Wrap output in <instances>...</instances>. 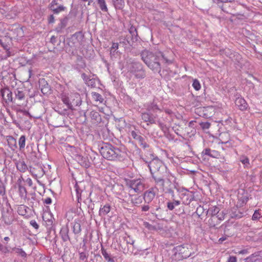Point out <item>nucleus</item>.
Returning a JSON list of instances; mask_svg holds the SVG:
<instances>
[{
  "mask_svg": "<svg viewBox=\"0 0 262 262\" xmlns=\"http://www.w3.org/2000/svg\"><path fill=\"white\" fill-rule=\"evenodd\" d=\"M141 56L142 59L145 63L155 72H160L161 71V66L159 62L160 60H163L166 63L169 61L165 57L163 53L160 51L154 53L149 51L144 50L142 52Z\"/></svg>",
  "mask_w": 262,
  "mask_h": 262,
  "instance_id": "f257e3e1",
  "label": "nucleus"
},
{
  "mask_svg": "<svg viewBox=\"0 0 262 262\" xmlns=\"http://www.w3.org/2000/svg\"><path fill=\"white\" fill-rule=\"evenodd\" d=\"M100 152L104 158L109 160H115L121 157L122 151L118 148L107 143L102 144Z\"/></svg>",
  "mask_w": 262,
  "mask_h": 262,
  "instance_id": "f03ea898",
  "label": "nucleus"
},
{
  "mask_svg": "<svg viewBox=\"0 0 262 262\" xmlns=\"http://www.w3.org/2000/svg\"><path fill=\"white\" fill-rule=\"evenodd\" d=\"M195 245L190 244H186L177 247V252L180 255L182 258H186L194 253L193 250Z\"/></svg>",
  "mask_w": 262,
  "mask_h": 262,
  "instance_id": "7ed1b4c3",
  "label": "nucleus"
},
{
  "mask_svg": "<svg viewBox=\"0 0 262 262\" xmlns=\"http://www.w3.org/2000/svg\"><path fill=\"white\" fill-rule=\"evenodd\" d=\"M127 185L137 193L142 191L144 189V184L140 179L130 180L127 182Z\"/></svg>",
  "mask_w": 262,
  "mask_h": 262,
  "instance_id": "20e7f679",
  "label": "nucleus"
},
{
  "mask_svg": "<svg viewBox=\"0 0 262 262\" xmlns=\"http://www.w3.org/2000/svg\"><path fill=\"white\" fill-rule=\"evenodd\" d=\"M148 166L150 172L155 173L160 171L161 167L163 166V163L159 159H154L150 162Z\"/></svg>",
  "mask_w": 262,
  "mask_h": 262,
  "instance_id": "39448f33",
  "label": "nucleus"
},
{
  "mask_svg": "<svg viewBox=\"0 0 262 262\" xmlns=\"http://www.w3.org/2000/svg\"><path fill=\"white\" fill-rule=\"evenodd\" d=\"M156 191L154 188H151L149 190L146 191L144 193V199L146 203H150L155 198Z\"/></svg>",
  "mask_w": 262,
  "mask_h": 262,
  "instance_id": "423d86ee",
  "label": "nucleus"
},
{
  "mask_svg": "<svg viewBox=\"0 0 262 262\" xmlns=\"http://www.w3.org/2000/svg\"><path fill=\"white\" fill-rule=\"evenodd\" d=\"M236 105L242 111H246L248 106V104L246 100L242 97H237L235 101Z\"/></svg>",
  "mask_w": 262,
  "mask_h": 262,
  "instance_id": "0eeeda50",
  "label": "nucleus"
},
{
  "mask_svg": "<svg viewBox=\"0 0 262 262\" xmlns=\"http://www.w3.org/2000/svg\"><path fill=\"white\" fill-rule=\"evenodd\" d=\"M180 198L183 201V203L185 204L189 203L191 200V195L190 192L185 189H182L180 192Z\"/></svg>",
  "mask_w": 262,
  "mask_h": 262,
  "instance_id": "6e6552de",
  "label": "nucleus"
},
{
  "mask_svg": "<svg viewBox=\"0 0 262 262\" xmlns=\"http://www.w3.org/2000/svg\"><path fill=\"white\" fill-rule=\"evenodd\" d=\"M1 95L6 101H12V93L8 88H4L1 90Z\"/></svg>",
  "mask_w": 262,
  "mask_h": 262,
  "instance_id": "1a4fd4ad",
  "label": "nucleus"
},
{
  "mask_svg": "<svg viewBox=\"0 0 262 262\" xmlns=\"http://www.w3.org/2000/svg\"><path fill=\"white\" fill-rule=\"evenodd\" d=\"M142 119L147 123V125L156 123L155 117H152L151 115L148 113H143L141 115Z\"/></svg>",
  "mask_w": 262,
  "mask_h": 262,
  "instance_id": "9d476101",
  "label": "nucleus"
},
{
  "mask_svg": "<svg viewBox=\"0 0 262 262\" xmlns=\"http://www.w3.org/2000/svg\"><path fill=\"white\" fill-rule=\"evenodd\" d=\"M60 235L62 239L64 242H67L70 240V237L69 235V229L67 227H62L60 231Z\"/></svg>",
  "mask_w": 262,
  "mask_h": 262,
  "instance_id": "9b49d317",
  "label": "nucleus"
},
{
  "mask_svg": "<svg viewBox=\"0 0 262 262\" xmlns=\"http://www.w3.org/2000/svg\"><path fill=\"white\" fill-rule=\"evenodd\" d=\"M21 180H24L22 177L19 178L18 179V191H19V193L20 196L21 198H25L27 196V191L26 190V188L20 185Z\"/></svg>",
  "mask_w": 262,
  "mask_h": 262,
  "instance_id": "f8f14e48",
  "label": "nucleus"
},
{
  "mask_svg": "<svg viewBox=\"0 0 262 262\" xmlns=\"http://www.w3.org/2000/svg\"><path fill=\"white\" fill-rule=\"evenodd\" d=\"M248 197L247 195H243V196H238V202L236 205L237 207H242L244 206L247 202Z\"/></svg>",
  "mask_w": 262,
  "mask_h": 262,
  "instance_id": "ddd939ff",
  "label": "nucleus"
},
{
  "mask_svg": "<svg viewBox=\"0 0 262 262\" xmlns=\"http://www.w3.org/2000/svg\"><path fill=\"white\" fill-rule=\"evenodd\" d=\"M111 210V206L109 205H105L103 207L100 208L99 213L101 216L106 215L110 212Z\"/></svg>",
  "mask_w": 262,
  "mask_h": 262,
  "instance_id": "4468645a",
  "label": "nucleus"
},
{
  "mask_svg": "<svg viewBox=\"0 0 262 262\" xmlns=\"http://www.w3.org/2000/svg\"><path fill=\"white\" fill-rule=\"evenodd\" d=\"M259 260V254L258 253H255L247 257L245 259V262H256Z\"/></svg>",
  "mask_w": 262,
  "mask_h": 262,
  "instance_id": "2eb2a0df",
  "label": "nucleus"
},
{
  "mask_svg": "<svg viewBox=\"0 0 262 262\" xmlns=\"http://www.w3.org/2000/svg\"><path fill=\"white\" fill-rule=\"evenodd\" d=\"M61 100H62V102H63V103L65 104L67 106V107L69 109L71 110H73V105L70 102L69 97L67 95H62Z\"/></svg>",
  "mask_w": 262,
  "mask_h": 262,
  "instance_id": "dca6fc26",
  "label": "nucleus"
},
{
  "mask_svg": "<svg viewBox=\"0 0 262 262\" xmlns=\"http://www.w3.org/2000/svg\"><path fill=\"white\" fill-rule=\"evenodd\" d=\"M137 68L140 69L136 73L135 76L138 78H143L145 76V71L142 69L140 64H136Z\"/></svg>",
  "mask_w": 262,
  "mask_h": 262,
  "instance_id": "f3484780",
  "label": "nucleus"
},
{
  "mask_svg": "<svg viewBox=\"0 0 262 262\" xmlns=\"http://www.w3.org/2000/svg\"><path fill=\"white\" fill-rule=\"evenodd\" d=\"M17 169L21 172H25L27 169V166L24 161H19L16 164Z\"/></svg>",
  "mask_w": 262,
  "mask_h": 262,
  "instance_id": "a211bd4d",
  "label": "nucleus"
},
{
  "mask_svg": "<svg viewBox=\"0 0 262 262\" xmlns=\"http://www.w3.org/2000/svg\"><path fill=\"white\" fill-rule=\"evenodd\" d=\"M81 225L78 222H74L73 226V231L74 234H79L81 232Z\"/></svg>",
  "mask_w": 262,
  "mask_h": 262,
  "instance_id": "6ab92c4d",
  "label": "nucleus"
},
{
  "mask_svg": "<svg viewBox=\"0 0 262 262\" xmlns=\"http://www.w3.org/2000/svg\"><path fill=\"white\" fill-rule=\"evenodd\" d=\"M12 250L18 255H19V256H21L22 257H24V258L27 257V253L25 252V251L22 248L15 247V248H13Z\"/></svg>",
  "mask_w": 262,
  "mask_h": 262,
  "instance_id": "aec40b11",
  "label": "nucleus"
},
{
  "mask_svg": "<svg viewBox=\"0 0 262 262\" xmlns=\"http://www.w3.org/2000/svg\"><path fill=\"white\" fill-rule=\"evenodd\" d=\"M92 96L95 101L99 102V103H102L103 98L100 94L96 92H93L92 93Z\"/></svg>",
  "mask_w": 262,
  "mask_h": 262,
  "instance_id": "412c9836",
  "label": "nucleus"
},
{
  "mask_svg": "<svg viewBox=\"0 0 262 262\" xmlns=\"http://www.w3.org/2000/svg\"><path fill=\"white\" fill-rule=\"evenodd\" d=\"M220 211V208L216 206L211 207L209 209L208 212L209 214H211V216L216 215Z\"/></svg>",
  "mask_w": 262,
  "mask_h": 262,
  "instance_id": "4be33fe9",
  "label": "nucleus"
},
{
  "mask_svg": "<svg viewBox=\"0 0 262 262\" xmlns=\"http://www.w3.org/2000/svg\"><path fill=\"white\" fill-rule=\"evenodd\" d=\"M114 5L116 8L118 9H121L124 6V0H113Z\"/></svg>",
  "mask_w": 262,
  "mask_h": 262,
  "instance_id": "5701e85b",
  "label": "nucleus"
},
{
  "mask_svg": "<svg viewBox=\"0 0 262 262\" xmlns=\"http://www.w3.org/2000/svg\"><path fill=\"white\" fill-rule=\"evenodd\" d=\"M101 253L103 256L104 258H105V259L107 262H115L114 259L110 257L108 253H107V252L104 249L102 248L101 249Z\"/></svg>",
  "mask_w": 262,
  "mask_h": 262,
  "instance_id": "b1692460",
  "label": "nucleus"
},
{
  "mask_svg": "<svg viewBox=\"0 0 262 262\" xmlns=\"http://www.w3.org/2000/svg\"><path fill=\"white\" fill-rule=\"evenodd\" d=\"M66 7L63 6V5H60L57 8L54 7L51 10L53 12L54 14H59V13L64 11L66 10Z\"/></svg>",
  "mask_w": 262,
  "mask_h": 262,
  "instance_id": "393cba45",
  "label": "nucleus"
},
{
  "mask_svg": "<svg viewBox=\"0 0 262 262\" xmlns=\"http://www.w3.org/2000/svg\"><path fill=\"white\" fill-rule=\"evenodd\" d=\"M97 1H98V4H99L101 10L103 11L107 12L108 11V9L107 8L105 0H97Z\"/></svg>",
  "mask_w": 262,
  "mask_h": 262,
  "instance_id": "a878e982",
  "label": "nucleus"
},
{
  "mask_svg": "<svg viewBox=\"0 0 262 262\" xmlns=\"http://www.w3.org/2000/svg\"><path fill=\"white\" fill-rule=\"evenodd\" d=\"M90 116H91V117L92 118V119H93L97 121H98L99 120H101L100 115L96 111H93L91 112Z\"/></svg>",
  "mask_w": 262,
  "mask_h": 262,
  "instance_id": "bb28decb",
  "label": "nucleus"
},
{
  "mask_svg": "<svg viewBox=\"0 0 262 262\" xmlns=\"http://www.w3.org/2000/svg\"><path fill=\"white\" fill-rule=\"evenodd\" d=\"M260 211V210L259 209L256 210L254 211V212L252 216V220L253 221L258 220L262 217V215H261Z\"/></svg>",
  "mask_w": 262,
  "mask_h": 262,
  "instance_id": "cd10ccee",
  "label": "nucleus"
},
{
  "mask_svg": "<svg viewBox=\"0 0 262 262\" xmlns=\"http://www.w3.org/2000/svg\"><path fill=\"white\" fill-rule=\"evenodd\" d=\"M26 144V137L24 135L21 136L18 141V145L19 146L20 149H23L25 148Z\"/></svg>",
  "mask_w": 262,
  "mask_h": 262,
  "instance_id": "c85d7f7f",
  "label": "nucleus"
},
{
  "mask_svg": "<svg viewBox=\"0 0 262 262\" xmlns=\"http://www.w3.org/2000/svg\"><path fill=\"white\" fill-rule=\"evenodd\" d=\"M131 202L133 204L137 206L142 203V198L141 196H135L134 198L132 199Z\"/></svg>",
  "mask_w": 262,
  "mask_h": 262,
  "instance_id": "c756f323",
  "label": "nucleus"
},
{
  "mask_svg": "<svg viewBox=\"0 0 262 262\" xmlns=\"http://www.w3.org/2000/svg\"><path fill=\"white\" fill-rule=\"evenodd\" d=\"M180 204V202L179 201H174L173 202H168L167 203V207L170 210H172L175 206H178Z\"/></svg>",
  "mask_w": 262,
  "mask_h": 262,
  "instance_id": "7c9ffc66",
  "label": "nucleus"
},
{
  "mask_svg": "<svg viewBox=\"0 0 262 262\" xmlns=\"http://www.w3.org/2000/svg\"><path fill=\"white\" fill-rule=\"evenodd\" d=\"M143 226L149 231H155L157 230V228L155 226L150 224L147 222H144Z\"/></svg>",
  "mask_w": 262,
  "mask_h": 262,
  "instance_id": "2f4dec72",
  "label": "nucleus"
},
{
  "mask_svg": "<svg viewBox=\"0 0 262 262\" xmlns=\"http://www.w3.org/2000/svg\"><path fill=\"white\" fill-rule=\"evenodd\" d=\"M192 86L196 91H199L201 89V84L198 79H195L193 80Z\"/></svg>",
  "mask_w": 262,
  "mask_h": 262,
  "instance_id": "473e14b6",
  "label": "nucleus"
},
{
  "mask_svg": "<svg viewBox=\"0 0 262 262\" xmlns=\"http://www.w3.org/2000/svg\"><path fill=\"white\" fill-rule=\"evenodd\" d=\"M230 215L232 218L240 219L244 216V214L243 213L241 212H238L237 213H236L232 211Z\"/></svg>",
  "mask_w": 262,
  "mask_h": 262,
  "instance_id": "72a5a7b5",
  "label": "nucleus"
},
{
  "mask_svg": "<svg viewBox=\"0 0 262 262\" xmlns=\"http://www.w3.org/2000/svg\"><path fill=\"white\" fill-rule=\"evenodd\" d=\"M5 193H6L5 186L3 182H2V181H1L0 180V194L2 195H4V194H5Z\"/></svg>",
  "mask_w": 262,
  "mask_h": 262,
  "instance_id": "f704fd0d",
  "label": "nucleus"
},
{
  "mask_svg": "<svg viewBox=\"0 0 262 262\" xmlns=\"http://www.w3.org/2000/svg\"><path fill=\"white\" fill-rule=\"evenodd\" d=\"M200 125L202 128L204 130L208 129L210 127V123L208 122H201Z\"/></svg>",
  "mask_w": 262,
  "mask_h": 262,
  "instance_id": "c9c22d12",
  "label": "nucleus"
},
{
  "mask_svg": "<svg viewBox=\"0 0 262 262\" xmlns=\"http://www.w3.org/2000/svg\"><path fill=\"white\" fill-rule=\"evenodd\" d=\"M131 135L134 139L139 140L140 141H141L143 139V138L140 136H138L135 131H132L131 132Z\"/></svg>",
  "mask_w": 262,
  "mask_h": 262,
  "instance_id": "e433bc0d",
  "label": "nucleus"
},
{
  "mask_svg": "<svg viewBox=\"0 0 262 262\" xmlns=\"http://www.w3.org/2000/svg\"><path fill=\"white\" fill-rule=\"evenodd\" d=\"M46 86L45 85L43 88L41 89V92L44 94H48L50 91L48 84L46 83Z\"/></svg>",
  "mask_w": 262,
  "mask_h": 262,
  "instance_id": "4c0bfd02",
  "label": "nucleus"
},
{
  "mask_svg": "<svg viewBox=\"0 0 262 262\" xmlns=\"http://www.w3.org/2000/svg\"><path fill=\"white\" fill-rule=\"evenodd\" d=\"M226 213L224 212H220L216 215L217 217L219 219L220 221H223L225 219Z\"/></svg>",
  "mask_w": 262,
  "mask_h": 262,
  "instance_id": "58836bf2",
  "label": "nucleus"
},
{
  "mask_svg": "<svg viewBox=\"0 0 262 262\" xmlns=\"http://www.w3.org/2000/svg\"><path fill=\"white\" fill-rule=\"evenodd\" d=\"M50 216V218L51 219L52 216H51V215L49 213H48V212L44 213L42 215L43 220L46 222H47V221L50 222L51 221V219H48V217H46V216Z\"/></svg>",
  "mask_w": 262,
  "mask_h": 262,
  "instance_id": "ea45409f",
  "label": "nucleus"
},
{
  "mask_svg": "<svg viewBox=\"0 0 262 262\" xmlns=\"http://www.w3.org/2000/svg\"><path fill=\"white\" fill-rule=\"evenodd\" d=\"M233 252L234 253H235V254H243V255L248 254L249 253L248 250H247V249H244V250H240V251H239L238 252L234 251Z\"/></svg>",
  "mask_w": 262,
  "mask_h": 262,
  "instance_id": "a19ab883",
  "label": "nucleus"
},
{
  "mask_svg": "<svg viewBox=\"0 0 262 262\" xmlns=\"http://www.w3.org/2000/svg\"><path fill=\"white\" fill-rule=\"evenodd\" d=\"M118 47H119V45H118V43L113 42L112 43V46L111 48V52H112L113 51H115L116 50H117L118 49Z\"/></svg>",
  "mask_w": 262,
  "mask_h": 262,
  "instance_id": "79ce46f5",
  "label": "nucleus"
},
{
  "mask_svg": "<svg viewBox=\"0 0 262 262\" xmlns=\"http://www.w3.org/2000/svg\"><path fill=\"white\" fill-rule=\"evenodd\" d=\"M3 219L5 224L7 225H10L13 222V219H12V217L10 219H9L8 218L7 219V216H4Z\"/></svg>",
  "mask_w": 262,
  "mask_h": 262,
  "instance_id": "37998d69",
  "label": "nucleus"
},
{
  "mask_svg": "<svg viewBox=\"0 0 262 262\" xmlns=\"http://www.w3.org/2000/svg\"><path fill=\"white\" fill-rule=\"evenodd\" d=\"M30 224L33 227H34L36 229H37L39 228L38 224L35 220H31L30 222Z\"/></svg>",
  "mask_w": 262,
  "mask_h": 262,
  "instance_id": "c03bdc74",
  "label": "nucleus"
},
{
  "mask_svg": "<svg viewBox=\"0 0 262 262\" xmlns=\"http://www.w3.org/2000/svg\"><path fill=\"white\" fill-rule=\"evenodd\" d=\"M58 0H53L49 5V8L51 10L55 7V6L57 5Z\"/></svg>",
  "mask_w": 262,
  "mask_h": 262,
  "instance_id": "a18cd8bd",
  "label": "nucleus"
},
{
  "mask_svg": "<svg viewBox=\"0 0 262 262\" xmlns=\"http://www.w3.org/2000/svg\"><path fill=\"white\" fill-rule=\"evenodd\" d=\"M227 262H237V258L234 256H230L228 257Z\"/></svg>",
  "mask_w": 262,
  "mask_h": 262,
  "instance_id": "49530a36",
  "label": "nucleus"
},
{
  "mask_svg": "<svg viewBox=\"0 0 262 262\" xmlns=\"http://www.w3.org/2000/svg\"><path fill=\"white\" fill-rule=\"evenodd\" d=\"M16 97L18 99L21 100L24 98V94L22 92L18 91L16 94Z\"/></svg>",
  "mask_w": 262,
  "mask_h": 262,
  "instance_id": "de8ad7c7",
  "label": "nucleus"
},
{
  "mask_svg": "<svg viewBox=\"0 0 262 262\" xmlns=\"http://www.w3.org/2000/svg\"><path fill=\"white\" fill-rule=\"evenodd\" d=\"M241 162L245 164H249V160L247 157H244L243 159L241 160Z\"/></svg>",
  "mask_w": 262,
  "mask_h": 262,
  "instance_id": "09e8293b",
  "label": "nucleus"
},
{
  "mask_svg": "<svg viewBox=\"0 0 262 262\" xmlns=\"http://www.w3.org/2000/svg\"><path fill=\"white\" fill-rule=\"evenodd\" d=\"M204 153L206 155H208L210 157H215L214 155L211 154V150L209 148H206L204 150Z\"/></svg>",
  "mask_w": 262,
  "mask_h": 262,
  "instance_id": "8fccbe9b",
  "label": "nucleus"
},
{
  "mask_svg": "<svg viewBox=\"0 0 262 262\" xmlns=\"http://www.w3.org/2000/svg\"><path fill=\"white\" fill-rule=\"evenodd\" d=\"M79 258L81 259V260H84L86 258V255L85 254V253L84 252H81L80 254H79Z\"/></svg>",
  "mask_w": 262,
  "mask_h": 262,
  "instance_id": "3c124183",
  "label": "nucleus"
},
{
  "mask_svg": "<svg viewBox=\"0 0 262 262\" xmlns=\"http://www.w3.org/2000/svg\"><path fill=\"white\" fill-rule=\"evenodd\" d=\"M25 182L28 185V186H29L30 187L32 186L33 185V182H32L31 179L30 178H27Z\"/></svg>",
  "mask_w": 262,
  "mask_h": 262,
  "instance_id": "603ef678",
  "label": "nucleus"
},
{
  "mask_svg": "<svg viewBox=\"0 0 262 262\" xmlns=\"http://www.w3.org/2000/svg\"><path fill=\"white\" fill-rule=\"evenodd\" d=\"M52 199L50 198H47L43 200L44 203L46 204H51L52 203Z\"/></svg>",
  "mask_w": 262,
  "mask_h": 262,
  "instance_id": "864d4df0",
  "label": "nucleus"
},
{
  "mask_svg": "<svg viewBox=\"0 0 262 262\" xmlns=\"http://www.w3.org/2000/svg\"><path fill=\"white\" fill-rule=\"evenodd\" d=\"M74 95L75 97L77 99V100L75 101V105H78L79 104L78 100L80 99V95L78 93H75Z\"/></svg>",
  "mask_w": 262,
  "mask_h": 262,
  "instance_id": "5fc2aeb1",
  "label": "nucleus"
},
{
  "mask_svg": "<svg viewBox=\"0 0 262 262\" xmlns=\"http://www.w3.org/2000/svg\"><path fill=\"white\" fill-rule=\"evenodd\" d=\"M0 250L4 253L8 252V248L6 247H4L2 245H0Z\"/></svg>",
  "mask_w": 262,
  "mask_h": 262,
  "instance_id": "6e6d98bb",
  "label": "nucleus"
},
{
  "mask_svg": "<svg viewBox=\"0 0 262 262\" xmlns=\"http://www.w3.org/2000/svg\"><path fill=\"white\" fill-rule=\"evenodd\" d=\"M48 21L49 23H54V17L53 15H51L49 18H48Z\"/></svg>",
  "mask_w": 262,
  "mask_h": 262,
  "instance_id": "4d7b16f0",
  "label": "nucleus"
},
{
  "mask_svg": "<svg viewBox=\"0 0 262 262\" xmlns=\"http://www.w3.org/2000/svg\"><path fill=\"white\" fill-rule=\"evenodd\" d=\"M149 207L148 205H144L142 207V210L143 211H147L149 210Z\"/></svg>",
  "mask_w": 262,
  "mask_h": 262,
  "instance_id": "13d9d810",
  "label": "nucleus"
},
{
  "mask_svg": "<svg viewBox=\"0 0 262 262\" xmlns=\"http://www.w3.org/2000/svg\"><path fill=\"white\" fill-rule=\"evenodd\" d=\"M195 122V121H191L189 123V126L191 127L192 125H193L194 123Z\"/></svg>",
  "mask_w": 262,
  "mask_h": 262,
  "instance_id": "bf43d9fd",
  "label": "nucleus"
},
{
  "mask_svg": "<svg viewBox=\"0 0 262 262\" xmlns=\"http://www.w3.org/2000/svg\"><path fill=\"white\" fill-rule=\"evenodd\" d=\"M226 239V238L221 237L219 239V242L221 243Z\"/></svg>",
  "mask_w": 262,
  "mask_h": 262,
  "instance_id": "052dcab7",
  "label": "nucleus"
},
{
  "mask_svg": "<svg viewBox=\"0 0 262 262\" xmlns=\"http://www.w3.org/2000/svg\"><path fill=\"white\" fill-rule=\"evenodd\" d=\"M24 208H25V206H21L19 207L18 208V211L20 212V209H23Z\"/></svg>",
  "mask_w": 262,
  "mask_h": 262,
  "instance_id": "680f3d73",
  "label": "nucleus"
},
{
  "mask_svg": "<svg viewBox=\"0 0 262 262\" xmlns=\"http://www.w3.org/2000/svg\"><path fill=\"white\" fill-rule=\"evenodd\" d=\"M10 239L9 237H4V240L6 241H8Z\"/></svg>",
  "mask_w": 262,
  "mask_h": 262,
  "instance_id": "e2e57ef3",
  "label": "nucleus"
},
{
  "mask_svg": "<svg viewBox=\"0 0 262 262\" xmlns=\"http://www.w3.org/2000/svg\"><path fill=\"white\" fill-rule=\"evenodd\" d=\"M155 108H156V109L158 110H159V111H161V110L159 108V107H158V106H157V105H156L155 106Z\"/></svg>",
  "mask_w": 262,
  "mask_h": 262,
  "instance_id": "0e129e2a",
  "label": "nucleus"
},
{
  "mask_svg": "<svg viewBox=\"0 0 262 262\" xmlns=\"http://www.w3.org/2000/svg\"><path fill=\"white\" fill-rule=\"evenodd\" d=\"M92 1H93V0H90V1L88 3V5H90V4L92 3Z\"/></svg>",
  "mask_w": 262,
  "mask_h": 262,
  "instance_id": "69168bd1",
  "label": "nucleus"
},
{
  "mask_svg": "<svg viewBox=\"0 0 262 262\" xmlns=\"http://www.w3.org/2000/svg\"><path fill=\"white\" fill-rule=\"evenodd\" d=\"M165 112L166 113L170 114V112L168 111H165Z\"/></svg>",
  "mask_w": 262,
  "mask_h": 262,
  "instance_id": "338daca9",
  "label": "nucleus"
},
{
  "mask_svg": "<svg viewBox=\"0 0 262 262\" xmlns=\"http://www.w3.org/2000/svg\"><path fill=\"white\" fill-rule=\"evenodd\" d=\"M208 108H209V109H212V106L208 107Z\"/></svg>",
  "mask_w": 262,
  "mask_h": 262,
  "instance_id": "774afa93",
  "label": "nucleus"
}]
</instances>
